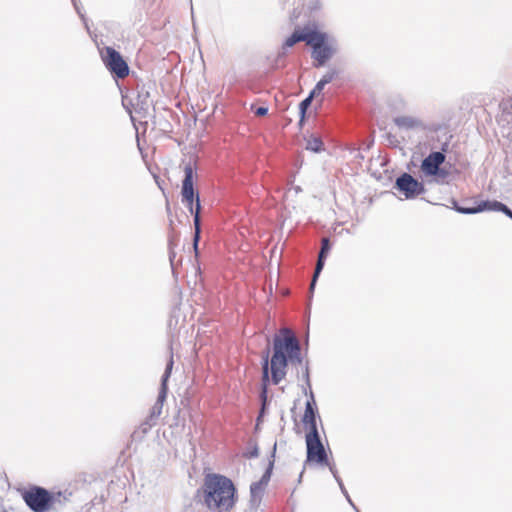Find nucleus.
I'll use <instances>...</instances> for the list:
<instances>
[{"instance_id":"1","label":"nucleus","mask_w":512,"mask_h":512,"mask_svg":"<svg viewBox=\"0 0 512 512\" xmlns=\"http://www.w3.org/2000/svg\"><path fill=\"white\" fill-rule=\"evenodd\" d=\"M196 497L211 511L230 512L236 502V488L231 479L220 474H207Z\"/></svg>"},{"instance_id":"2","label":"nucleus","mask_w":512,"mask_h":512,"mask_svg":"<svg viewBox=\"0 0 512 512\" xmlns=\"http://www.w3.org/2000/svg\"><path fill=\"white\" fill-rule=\"evenodd\" d=\"M300 342L294 331L288 327L279 329L273 337V351L271 359V379L278 385L287 374V359L295 356Z\"/></svg>"},{"instance_id":"3","label":"nucleus","mask_w":512,"mask_h":512,"mask_svg":"<svg viewBox=\"0 0 512 512\" xmlns=\"http://www.w3.org/2000/svg\"><path fill=\"white\" fill-rule=\"evenodd\" d=\"M194 167L189 162L184 167V178L182 180L181 196L182 203L186 206L189 212L193 215L194 235L192 245L197 256L199 253L198 245L201 239V202L199 193L194 189Z\"/></svg>"},{"instance_id":"4","label":"nucleus","mask_w":512,"mask_h":512,"mask_svg":"<svg viewBox=\"0 0 512 512\" xmlns=\"http://www.w3.org/2000/svg\"><path fill=\"white\" fill-rule=\"evenodd\" d=\"M307 46L311 49V58L315 68L325 66L339 52L337 38L326 31L320 30L316 22H314Z\"/></svg>"},{"instance_id":"5","label":"nucleus","mask_w":512,"mask_h":512,"mask_svg":"<svg viewBox=\"0 0 512 512\" xmlns=\"http://www.w3.org/2000/svg\"><path fill=\"white\" fill-rule=\"evenodd\" d=\"M303 423L308 429V432L306 433L305 436V464L312 462H325L327 451L320 438V434L317 428V420L304 421Z\"/></svg>"},{"instance_id":"6","label":"nucleus","mask_w":512,"mask_h":512,"mask_svg":"<svg viewBox=\"0 0 512 512\" xmlns=\"http://www.w3.org/2000/svg\"><path fill=\"white\" fill-rule=\"evenodd\" d=\"M22 498L33 512H48L55 503V495L41 486H31L22 492Z\"/></svg>"},{"instance_id":"7","label":"nucleus","mask_w":512,"mask_h":512,"mask_svg":"<svg viewBox=\"0 0 512 512\" xmlns=\"http://www.w3.org/2000/svg\"><path fill=\"white\" fill-rule=\"evenodd\" d=\"M101 59L115 79H124L129 75L130 68L123 56L116 49L106 46L101 51Z\"/></svg>"},{"instance_id":"8","label":"nucleus","mask_w":512,"mask_h":512,"mask_svg":"<svg viewBox=\"0 0 512 512\" xmlns=\"http://www.w3.org/2000/svg\"><path fill=\"white\" fill-rule=\"evenodd\" d=\"M394 187L401 192L406 199H413L426 191L422 182L406 172L396 178Z\"/></svg>"},{"instance_id":"9","label":"nucleus","mask_w":512,"mask_h":512,"mask_svg":"<svg viewBox=\"0 0 512 512\" xmlns=\"http://www.w3.org/2000/svg\"><path fill=\"white\" fill-rule=\"evenodd\" d=\"M269 355H270V348L267 347L262 352V357H261V369H262V377H261L262 389H261V393H260L261 409H260L259 415L257 417L256 429L259 426L260 419L262 418V416L264 415V413L266 411L267 399H268V390L267 389H268V384H269L270 380L272 381L271 376L269 374V373H271V361L269 360Z\"/></svg>"},{"instance_id":"10","label":"nucleus","mask_w":512,"mask_h":512,"mask_svg":"<svg viewBox=\"0 0 512 512\" xmlns=\"http://www.w3.org/2000/svg\"><path fill=\"white\" fill-rule=\"evenodd\" d=\"M448 143H444L440 151H433L421 163V171L425 176L432 174L445 162Z\"/></svg>"},{"instance_id":"11","label":"nucleus","mask_w":512,"mask_h":512,"mask_svg":"<svg viewBox=\"0 0 512 512\" xmlns=\"http://www.w3.org/2000/svg\"><path fill=\"white\" fill-rule=\"evenodd\" d=\"M129 102L135 112L140 114L142 117L146 116L150 106L152 105L150 93L144 86L141 88L138 87L135 91H132Z\"/></svg>"},{"instance_id":"12","label":"nucleus","mask_w":512,"mask_h":512,"mask_svg":"<svg viewBox=\"0 0 512 512\" xmlns=\"http://www.w3.org/2000/svg\"><path fill=\"white\" fill-rule=\"evenodd\" d=\"M330 250H331L330 239L327 238V237L322 238V240H321V248H320V251H319V254H318V259H317V262H316V267H315V270H314V273H313V277H312V280H311V283H310V287H309V291H310L311 294L313 293V291L315 289L318 277H319V275L321 274V272H322V270L324 268L325 261H326V258L328 256Z\"/></svg>"},{"instance_id":"13","label":"nucleus","mask_w":512,"mask_h":512,"mask_svg":"<svg viewBox=\"0 0 512 512\" xmlns=\"http://www.w3.org/2000/svg\"><path fill=\"white\" fill-rule=\"evenodd\" d=\"M313 25L314 22H309L302 29H295L292 34L284 41L283 48H291L299 42H305L307 45V41H309Z\"/></svg>"},{"instance_id":"14","label":"nucleus","mask_w":512,"mask_h":512,"mask_svg":"<svg viewBox=\"0 0 512 512\" xmlns=\"http://www.w3.org/2000/svg\"><path fill=\"white\" fill-rule=\"evenodd\" d=\"M500 113L497 117L498 123L508 130H512V98L504 99L499 104ZM510 133V131H508Z\"/></svg>"},{"instance_id":"15","label":"nucleus","mask_w":512,"mask_h":512,"mask_svg":"<svg viewBox=\"0 0 512 512\" xmlns=\"http://www.w3.org/2000/svg\"><path fill=\"white\" fill-rule=\"evenodd\" d=\"M394 124L404 130H414L424 128V124L421 119L414 116H397L393 119Z\"/></svg>"},{"instance_id":"16","label":"nucleus","mask_w":512,"mask_h":512,"mask_svg":"<svg viewBox=\"0 0 512 512\" xmlns=\"http://www.w3.org/2000/svg\"><path fill=\"white\" fill-rule=\"evenodd\" d=\"M173 364H174L173 356L171 355L169 361L166 364L165 371L161 377V386H160V390H159L158 397L156 400V403H159V405H163V403L166 399L167 391H168L167 381L171 375Z\"/></svg>"},{"instance_id":"17","label":"nucleus","mask_w":512,"mask_h":512,"mask_svg":"<svg viewBox=\"0 0 512 512\" xmlns=\"http://www.w3.org/2000/svg\"><path fill=\"white\" fill-rule=\"evenodd\" d=\"M453 209L461 214L472 215L485 211V200L478 202L474 206H462L455 199H452Z\"/></svg>"},{"instance_id":"18","label":"nucleus","mask_w":512,"mask_h":512,"mask_svg":"<svg viewBox=\"0 0 512 512\" xmlns=\"http://www.w3.org/2000/svg\"><path fill=\"white\" fill-rule=\"evenodd\" d=\"M317 417H319L318 410L315 403V398L312 390H310L309 399L306 401L305 404V411L302 418V421H311V420H317Z\"/></svg>"},{"instance_id":"19","label":"nucleus","mask_w":512,"mask_h":512,"mask_svg":"<svg viewBox=\"0 0 512 512\" xmlns=\"http://www.w3.org/2000/svg\"><path fill=\"white\" fill-rule=\"evenodd\" d=\"M485 211L502 212L512 220V210L504 203L497 200H485Z\"/></svg>"},{"instance_id":"20","label":"nucleus","mask_w":512,"mask_h":512,"mask_svg":"<svg viewBox=\"0 0 512 512\" xmlns=\"http://www.w3.org/2000/svg\"><path fill=\"white\" fill-rule=\"evenodd\" d=\"M314 463L317 464V465H320V466L328 467V469L331 472V474L333 475L335 481L339 485L340 490L341 491H345V486L343 484V481H342L341 477L338 474V470H337L336 464H335L334 461H330L329 460L327 453H326V461L325 462H314Z\"/></svg>"},{"instance_id":"21","label":"nucleus","mask_w":512,"mask_h":512,"mask_svg":"<svg viewBox=\"0 0 512 512\" xmlns=\"http://www.w3.org/2000/svg\"><path fill=\"white\" fill-rule=\"evenodd\" d=\"M314 463L317 464V465H320V466L328 467V469L331 472V474L333 475L335 481L339 485L340 490L341 491H345V486L343 484V481H342L341 477L338 474V470H337L336 464H335L334 461H330L329 460L327 453H326V461L325 462H314Z\"/></svg>"},{"instance_id":"22","label":"nucleus","mask_w":512,"mask_h":512,"mask_svg":"<svg viewBox=\"0 0 512 512\" xmlns=\"http://www.w3.org/2000/svg\"><path fill=\"white\" fill-rule=\"evenodd\" d=\"M306 146L305 148L314 153H320L324 150V143L322 138L317 135H311L308 138H305Z\"/></svg>"},{"instance_id":"23","label":"nucleus","mask_w":512,"mask_h":512,"mask_svg":"<svg viewBox=\"0 0 512 512\" xmlns=\"http://www.w3.org/2000/svg\"><path fill=\"white\" fill-rule=\"evenodd\" d=\"M276 448H277V443L274 442L268 466H267L265 472L263 473L262 477L259 480V482L262 483L264 486L268 485L271 475H272V471H273V467H274V458H275V454H276Z\"/></svg>"},{"instance_id":"24","label":"nucleus","mask_w":512,"mask_h":512,"mask_svg":"<svg viewBox=\"0 0 512 512\" xmlns=\"http://www.w3.org/2000/svg\"><path fill=\"white\" fill-rule=\"evenodd\" d=\"M156 423L157 421L153 419L150 420V417L148 416L134 431V435H140L141 437L146 435L151 428L156 425Z\"/></svg>"},{"instance_id":"25","label":"nucleus","mask_w":512,"mask_h":512,"mask_svg":"<svg viewBox=\"0 0 512 512\" xmlns=\"http://www.w3.org/2000/svg\"><path fill=\"white\" fill-rule=\"evenodd\" d=\"M313 99L314 97L311 94H308V96L299 103V116L301 118V122H305L307 110L311 106Z\"/></svg>"},{"instance_id":"26","label":"nucleus","mask_w":512,"mask_h":512,"mask_svg":"<svg viewBox=\"0 0 512 512\" xmlns=\"http://www.w3.org/2000/svg\"><path fill=\"white\" fill-rule=\"evenodd\" d=\"M302 378L305 382V385L302 386V392L304 395H310L311 390V382H310V371H309V363L308 361L305 363L302 371Z\"/></svg>"},{"instance_id":"27","label":"nucleus","mask_w":512,"mask_h":512,"mask_svg":"<svg viewBox=\"0 0 512 512\" xmlns=\"http://www.w3.org/2000/svg\"><path fill=\"white\" fill-rule=\"evenodd\" d=\"M450 175L449 170L444 167H439L431 177H434V182L436 184H444L446 183L447 177Z\"/></svg>"},{"instance_id":"28","label":"nucleus","mask_w":512,"mask_h":512,"mask_svg":"<svg viewBox=\"0 0 512 512\" xmlns=\"http://www.w3.org/2000/svg\"><path fill=\"white\" fill-rule=\"evenodd\" d=\"M265 487L266 486H264L259 481L253 482L250 486V493L252 499H255L256 497L261 498Z\"/></svg>"},{"instance_id":"29","label":"nucleus","mask_w":512,"mask_h":512,"mask_svg":"<svg viewBox=\"0 0 512 512\" xmlns=\"http://www.w3.org/2000/svg\"><path fill=\"white\" fill-rule=\"evenodd\" d=\"M72 3H73V6H74L77 14L79 15V17L83 21L85 29L87 30L88 33H90V28H89V25H88V21H87V18L85 16V14L81 10V7L79 5V0H72Z\"/></svg>"},{"instance_id":"30","label":"nucleus","mask_w":512,"mask_h":512,"mask_svg":"<svg viewBox=\"0 0 512 512\" xmlns=\"http://www.w3.org/2000/svg\"><path fill=\"white\" fill-rule=\"evenodd\" d=\"M339 75V71L336 68H329L326 73L322 76V80L329 84Z\"/></svg>"},{"instance_id":"31","label":"nucleus","mask_w":512,"mask_h":512,"mask_svg":"<svg viewBox=\"0 0 512 512\" xmlns=\"http://www.w3.org/2000/svg\"><path fill=\"white\" fill-rule=\"evenodd\" d=\"M175 236H170L168 239V245H169V261L172 267V270H174V259L176 257V253L174 251L175 244Z\"/></svg>"},{"instance_id":"32","label":"nucleus","mask_w":512,"mask_h":512,"mask_svg":"<svg viewBox=\"0 0 512 512\" xmlns=\"http://www.w3.org/2000/svg\"><path fill=\"white\" fill-rule=\"evenodd\" d=\"M162 408H163V405H159V403L155 402V404L152 406V408L150 410V414H149L150 420L153 419V420L157 421V419L159 418V416L162 413Z\"/></svg>"},{"instance_id":"33","label":"nucleus","mask_w":512,"mask_h":512,"mask_svg":"<svg viewBox=\"0 0 512 512\" xmlns=\"http://www.w3.org/2000/svg\"><path fill=\"white\" fill-rule=\"evenodd\" d=\"M302 362H303V358H302V355H301V344H300L299 347H298L296 355L288 357V359H287V366L289 365V363H291V364H302Z\"/></svg>"},{"instance_id":"34","label":"nucleus","mask_w":512,"mask_h":512,"mask_svg":"<svg viewBox=\"0 0 512 512\" xmlns=\"http://www.w3.org/2000/svg\"><path fill=\"white\" fill-rule=\"evenodd\" d=\"M326 85L327 84L322 79H320L309 94H311L314 98L319 96Z\"/></svg>"},{"instance_id":"35","label":"nucleus","mask_w":512,"mask_h":512,"mask_svg":"<svg viewBox=\"0 0 512 512\" xmlns=\"http://www.w3.org/2000/svg\"><path fill=\"white\" fill-rule=\"evenodd\" d=\"M385 138L391 147L397 148L400 145V141L397 136L390 132L385 135Z\"/></svg>"},{"instance_id":"36","label":"nucleus","mask_w":512,"mask_h":512,"mask_svg":"<svg viewBox=\"0 0 512 512\" xmlns=\"http://www.w3.org/2000/svg\"><path fill=\"white\" fill-rule=\"evenodd\" d=\"M244 456L248 459L257 458L259 456V448L257 443H254L251 449L248 452L244 453Z\"/></svg>"},{"instance_id":"37","label":"nucleus","mask_w":512,"mask_h":512,"mask_svg":"<svg viewBox=\"0 0 512 512\" xmlns=\"http://www.w3.org/2000/svg\"><path fill=\"white\" fill-rule=\"evenodd\" d=\"M254 113L256 116H259V117L265 116L268 113V108L265 106H259L256 108Z\"/></svg>"},{"instance_id":"38","label":"nucleus","mask_w":512,"mask_h":512,"mask_svg":"<svg viewBox=\"0 0 512 512\" xmlns=\"http://www.w3.org/2000/svg\"><path fill=\"white\" fill-rule=\"evenodd\" d=\"M342 494L345 496L346 500L348 501V503L356 510V512H360L357 507L354 505L353 501L351 500L347 490L345 489V491H341Z\"/></svg>"},{"instance_id":"39","label":"nucleus","mask_w":512,"mask_h":512,"mask_svg":"<svg viewBox=\"0 0 512 512\" xmlns=\"http://www.w3.org/2000/svg\"><path fill=\"white\" fill-rule=\"evenodd\" d=\"M355 157H356L357 159H361V160H362V159H364V156H363L360 152H358V153H357V155H356Z\"/></svg>"},{"instance_id":"40","label":"nucleus","mask_w":512,"mask_h":512,"mask_svg":"<svg viewBox=\"0 0 512 512\" xmlns=\"http://www.w3.org/2000/svg\"><path fill=\"white\" fill-rule=\"evenodd\" d=\"M303 474H304V469L301 471V473L299 475V482L301 481Z\"/></svg>"},{"instance_id":"41","label":"nucleus","mask_w":512,"mask_h":512,"mask_svg":"<svg viewBox=\"0 0 512 512\" xmlns=\"http://www.w3.org/2000/svg\"><path fill=\"white\" fill-rule=\"evenodd\" d=\"M298 124H299L300 127H302L303 124H304V122H301V118L300 117H299V123Z\"/></svg>"},{"instance_id":"42","label":"nucleus","mask_w":512,"mask_h":512,"mask_svg":"<svg viewBox=\"0 0 512 512\" xmlns=\"http://www.w3.org/2000/svg\"><path fill=\"white\" fill-rule=\"evenodd\" d=\"M166 209H167V212H168V214H169V213H170V207H169V205H168V204H167Z\"/></svg>"}]
</instances>
